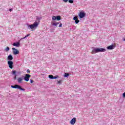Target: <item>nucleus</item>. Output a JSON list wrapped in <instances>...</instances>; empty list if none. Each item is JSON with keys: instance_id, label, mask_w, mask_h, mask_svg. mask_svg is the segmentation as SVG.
Returning a JSON list of instances; mask_svg holds the SVG:
<instances>
[{"instance_id": "ddd939ff", "label": "nucleus", "mask_w": 125, "mask_h": 125, "mask_svg": "<svg viewBox=\"0 0 125 125\" xmlns=\"http://www.w3.org/2000/svg\"><path fill=\"white\" fill-rule=\"evenodd\" d=\"M56 20L57 21H60V20H61V16H56Z\"/></svg>"}, {"instance_id": "c85d7f7f", "label": "nucleus", "mask_w": 125, "mask_h": 125, "mask_svg": "<svg viewBox=\"0 0 125 125\" xmlns=\"http://www.w3.org/2000/svg\"><path fill=\"white\" fill-rule=\"evenodd\" d=\"M16 77H17V75H15V77H14V80H16Z\"/></svg>"}, {"instance_id": "c756f323", "label": "nucleus", "mask_w": 125, "mask_h": 125, "mask_svg": "<svg viewBox=\"0 0 125 125\" xmlns=\"http://www.w3.org/2000/svg\"><path fill=\"white\" fill-rule=\"evenodd\" d=\"M58 83H61V80L58 81Z\"/></svg>"}, {"instance_id": "2f4dec72", "label": "nucleus", "mask_w": 125, "mask_h": 125, "mask_svg": "<svg viewBox=\"0 0 125 125\" xmlns=\"http://www.w3.org/2000/svg\"><path fill=\"white\" fill-rule=\"evenodd\" d=\"M56 23L57 24V25H58V24H60V22H56Z\"/></svg>"}, {"instance_id": "b1692460", "label": "nucleus", "mask_w": 125, "mask_h": 125, "mask_svg": "<svg viewBox=\"0 0 125 125\" xmlns=\"http://www.w3.org/2000/svg\"><path fill=\"white\" fill-rule=\"evenodd\" d=\"M26 72H27V73H28V74H30V73H31V72L30 71V70H29V69H27V70H26Z\"/></svg>"}, {"instance_id": "7c9ffc66", "label": "nucleus", "mask_w": 125, "mask_h": 125, "mask_svg": "<svg viewBox=\"0 0 125 125\" xmlns=\"http://www.w3.org/2000/svg\"><path fill=\"white\" fill-rule=\"evenodd\" d=\"M12 10H13L12 9H10L9 10V11L10 12H11V11H12Z\"/></svg>"}, {"instance_id": "2eb2a0df", "label": "nucleus", "mask_w": 125, "mask_h": 125, "mask_svg": "<svg viewBox=\"0 0 125 125\" xmlns=\"http://www.w3.org/2000/svg\"><path fill=\"white\" fill-rule=\"evenodd\" d=\"M48 78H49V79H50V80H53V75H49L48 76Z\"/></svg>"}, {"instance_id": "bb28decb", "label": "nucleus", "mask_w": 125, "mask_h": 125, "mask_svg": "<svg viewBox=\"0 0 125 125\" xmlns=\"http://www.w3.org/2000/svg\"><path fill=\"white\" fill-rule=\"evenodd\" d=\"M123 97L124 98H125V92H124L123 94Z\"/></svg>"}, {"instance_id": "39448f33", "label": "nucleus", "mask_w": 125, "mask_h": 125, "mask_svg": "<svg viewBox=\"0 0 125 125\" xmlns=\"http://www.w3.org/2000/svg\"><path fill=\"white\" fill-rule=\"evenodd\" d=\"M31 78V75L30 74H25V77L23 76V78L25 82H29L30 81V78Z\"/></svg>"}, {"instance_id": "423d86ee", "label": "nucleus", "mask_w": 125, "mask_h": 125, "mask_svg": "<svg viewBox=\"0 0 125 125\" xmlns=\"http://www.w3.org/2000/svg\"><path fill=\"white\" fill-rule=\"evenodd\" d=\"M13 50V53L14 55H17V54H19V51L16 49L15 48H12Z\"/></svg>"}, {"instance_id": "1a4fd4ad", "label": "nucleus", "mask_w": 125, "mask_h": 125, "mask_svg": "<svg viewBox=\"0 0 125 125\" xmlns=\"http://www.w3.org/2000/svg\"><path fill=\"white\" fill-rule=\"evenodd\" d=\"M115 47H116V46L112 44L111 45L108 46L107 47V49H108L109 50H112V49H114Z\"/></svg>"}, {"instance_id": "f257e3e1", "label": "nucleus", "mask_w": 125, "mask_h": 125, "mask_svg": "<svg viewBox=\"0 0 125 125\" xmlns=\"http://www.w3.org/2000/svg\"><path fill=\"white\" fill-rule=\"evenodd\" d=\"M36 21L33 24H30L29 26L30 27V29H35V28H37L38 26H39V24L41 22V20L42 19V17L36 16Z\"/></svg>"}, {"instance_id": "9d476101", "label": "nucleus", "mask_w": 125, "mask_h": 125, "mask_svg": "<svg viewBox=\"0 0 125 125\" xmlns=\"http://www.w3.org/2000/svg\"><path fill=\"white\" fill-rule=\"evenodd\" d=\"M76 121L77 118H73V119H72L70 121L71 125H74V124H76Z\"/></svg>"}, {"instance_id": "f03ea898", "label": "nucleus", "mask_w": 125, "mask_h": 125, "mask_svg": "<svg viewBox=\"0 0 125 125\" xmlns=\"http://www.w3.org/2000/svg\"><path fill=\"white\" fill-rule=\"evenodd\" d=\"M106 49L103 48H94L92 50V54H95L98 52H105Z\"/></svg>"}, {"instance_id": "f3484780", "label": "nucleus", "mask_w": 125, "mask_h": 125, "mask_svg": "<svg viewBox=\"0 0 125 125\" xmlns=\"http://www.w3.org/2000/svg\"><path fill=\"white\" fill-rule=\"evenodd\" d=\"M58 75H56V76H53V80H56L58 78Z\"/></svg>"}, {"instance_id": "f8f14e48", "label": "nucleus", "mask_w": 125, "mask_h": 125, "mask_svg": "<svg viewBox=\"0 0 125 125\" xmlns=\"http://www.w3.org/2000/svg\"><path fill=\"white\" fill-rule=\"evenodd\" d=\"M7 59L9 61H11L13 60V57H12V55H9L7 57Z\"/></svg>"}, {"instance_id": "0eeeda50", "label": "nucleus", "mask_w": 125, "mask_h": 125, "mask_svg": "<svg viewBox=\"0 0 125 125\" xmlns=\"http://www.w3.org/2000/svg\"><path fill=\"white\" fill-rule=\"evenodd\" d=\"M8 64L9 65V67H10V69H13V62L11 61H9L7 62Z\"/></svg>"}, {"instance_id": "4468645a", "label": "nucleus", "mask_w": 125, "mask_h": 125, "mask_svg": "<svg viewBox=\"0 0 125 125\" xmlns=\"http://www.w3.org/2000/svg\"><path fill=\"white\" fill-rule=\"evenodd\" d=\"M70 76V74L69 73H65L64 75V78H68V76Z\"/></svg>"}, {"instance_id": "4be33fe9", "label": "nucleus", "mask_w": 125, "mask_h": 125, "mask_svg": "<svg viewBox=\"0 0 125 125\" xmlns=\"http://www.w3.org/2000/svg\"><path fill=\"white\" fill-rule=\"evenodd\" d=\"M80 22V20H77L75 21V23L76 24H79V22Z\"/></svg>"}, {"instance_id": "aec40b11", "label": "nucleus", "mask_w": 125, "mask_h": 125, "mask_svg": "<svg viewBox=\"0 0 125 125\" xmlns=\"http://www.w3.org/2000/svg\"><path fill=\"white\" fill-rule=\"evenodd\" d=\"M78 20V17L77 16L74 17L73 20H75V21H76V20Z\"/></svg>"}, {"instance_id": "cd10ccee", "label": "nucleus", "mask_w": 125, "mask_h": 125, "mask_svg": "<svg viewBox=\"0 0 125 125\" xmlns=\"http://www.w3.org/2000/svg\"><path fill=\"white\" fill-rule=\"evenodd\" d=\"M64 2H67L69 0H62Z\"/></svg>"}, {"instance_id": "5701e85b", "label": "nucleus", "mask_w": 125, "mask_h": 125, "mask_svg": "<svg viewBox=\"0 0 125 125\" xmlns=\"http://www.w3.org/2000/svg\"><path fill=\"white\" fill-rule=\"evenodd\" d=\"M10 48L9 47H7L6 48H5V50L6 51H8L9 50Z\"/></svg>"}, {"instance_id": "393cba45", "label": "nucleus", "mask_w": 125, "mask_h": 125, "mask_svg": "<svg viewBox=\"0 0 125 125\" xmlns=\"http://www.w3.org/2000/svg\"><path fill=\"white\" fill-rule=\"evenodd\" d=\"M30 82L31 83H34V80L30 79Z\"/></svg>"}, {"instance_id": "a878e982", "label": "nucleus", "mask_w": 125, "mask_h": 125, "mask_svg": "<svg viewBox=\"0 0 125 125\" xmlns=\"http://www.w3.org/2000/svg\"><path fill=\"white\" fill-rule=\"evenodd\" d=\"M61 27H62V23H61L60 24V25H59V28H61Z\"/></svg>"}, {"instance_id": "20e7f679", "label": "nucleus", "mask_w": 125, "mask_h": 125, "mask_svg": "<svg viewBox=\"0 0 125 125\" xmlns=\"http://www.w3.org/2000/svg\"><path fill=\"white\" fill-rule=\"evenodd\" d=\"M11 87H12V88H16L18 89H20V90L25 91V89L22 88V87L19 84H15V85H11Z\"/></svg>"}, {"instance_id": "a211bd4d", "label": "nucleus", "mask_w": 125, "mask_h": 125, "mask_svg": "<svg viewBox=\"0 0 125 125\" xmlns=\"http://www.w3.org/2000/svg\"><path fill=\"white\" fill-rule=\"evenodd\" d=\"M68 2H69V3H73L74 0H68Z\"/></svg>"}, {"instance_id": "7ed1b4c3", "label": "nucleus", "mask_w": 125, "mask_h": 125, "mask_svg": "<svg viewBox=\"0 0 125 125\" xmlns=\"http://www.w3.org/2000/svg\"><path fill=\"white\" fill-rule=\"evenodd\" d=\"M29 36H30V34H27L24 37L21 38V40H24V39H26V38H27V37H29ZM21 40H19V42H14L13 43V46H16V47H19V46H20V42Z\"/></svg>"}, {"instance_id": "6ab92c4d", "label": "nucleus", "mask_w": 125, "mask_h": 125, "mask_svg": "<svg viewBox=\"0 0 125 125\" xmlns=\"http://www.w3.org/2000/svg\"><path fill=\"white\" fill-rule=\"evenodd\" d=\"M57 24L56 23H56H52V25L53 26H55V27H56H56H57Z\"/></svg>"}, {"instance_id": "473e14b6", "label": "nucleus", "mask_w": 125, "mask_h": 125, "mask_svg": "<svg viewBox=\"0 0 125 125\" xmlns=\"http://www.w3.org/2000/svg\"><path fill=\"white\" fill-rule=\"evenodd\" d=\"M123 41H124V42H125V39H124L123 40Z\"/></svg>"}, {"instance_id": "6e6552de", "label": "nucleus", "mask_w": 125, "mask_h": 125, "mask_svg": "<svg viewBox=\"0 0 125 125\" xmlns=\"http://www.w3.org/2000/svg\"><path fill=\"white\" fill-rule=\"evenodd\" d=\"M79 16L80 18H83V17H85V13L83 12H80Z\"/></svg>"}, {"instance_id": "dca6fc26", "label": "nucleus", "mask_w": 125, "mask_h": 125, "mask_svg": "<svg viewBox=\"0 0 125 125\" xmlns=\"http://www.w3.org/2000/svg\"><path fill=\"white\" fill-rule=\"evenodd\" d=\"M12 74L14 76H17V75L16 74V71L15 70L12 71Z\"/></svg>"}, {"instance_id": "412c9836", "label": "nucleus", "mask_w": 125, "mask_h": 125, "mask_svg": "<svg viewBox=\"0 0 125 125\" xmlns=\"http://www.w3.org/2000/svg\"><path fill=\"white\" fill-rule=\"evenodd\" d=\"M52 19V20H56V16H53Z\"/></svg>"}, {"instance_id": "9b49d317", "label": "nucleus", "mask_w": 125, "mask_h": 125, "mask_svg": "<svg viewBox=\"0 0 125 125\" xmlns=\"http://www.w3.org/2000/svg\"><path fill=\"white\" fill-rule=\"evenodd\" d=\"M23 78H24V76H22V77H20L17 79L18 82L19 83H22V81H23V79H24Z\"/></svg>"}]
</instances>
